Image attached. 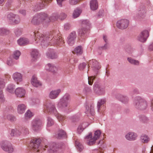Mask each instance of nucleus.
Listing matches in <instances>:
<instances>
[{
    "mask_svg": "<svg viewBox=\"0 0 153 153\" xmlns=\"http://www.w3.org/2000/svg\"><path fill=\"white\" fill-rule=\"evenodd\" d=\"M128 62L131 64L134 65H138L139 62L138 60H135L131 57H128L127 59Z\"/></svg>",
    "mask_w": 153,
    "mask_h": 153,
    "instance_id": "41",
    "label": "nucleus"
},
{
    "mask_svg": "<svg viewBox=\"0 0 153 153\" xmlns=\"http://www.w3.org/2000/svg\"><path fill=\"white\" fill-rule=\"evenodd\" d=\"M51 0H42L41 2L34 5L33 7V10L37 11L44 8L45 6L47 5Z\"/></svg>",
    "mask_w": 153,
    "mask_h": 153,
    "instance_id": "10",
    "label": "nucleus"
},
{
    "mask_svg": "<svg viewBox=\"0 0 153 153\" xmlns=\"http://www.w3.org/2000/svg\"><path fill=\"white\" fill-rule=\"evenodd\" d=\"M65 132L62 130H59L57 132V133L55 135V137L58 139H60L62 138L65 136Z\"/></svg>",
    "mask_w": 153,
    "mask_h": 153,
    "instance_id": "33",
    "label": "nucleus"
},
{
    "mask_svg": "<svg viewBox=\"0 0 153 153\" xmlns=\"http://www.w3.org/2000/svg\"><path fill=\"white\" fill-rule=\"evenodd\" d=\"M82 27L87 28L90 25L89 21L87 20H83L82 21Z\"/></svg>",
    "mask_w": 153,
    "mask_h": 153,
    "instance_id": "51",
    "label": "nucleus"
},
{
    "mask_svg": "<svg viewBox=\"0 0 153 153\" xmlns=\"http://www.w3.org/2000/svg\"><path fill=\"white\" fill-rule=\"evenodd\" d=\"M7 65L9 66H11L14 64L13 60L11 59H8L7 62Z\"/></svg>",
    "mask_w": 153,
    "mask_h": 153,
    "instance_id": "58",
    "label": "nucleus"
},
{
    "mask_svg": "<svg viewBox=\"0 0 153 153\" xmlns=\"http://www.w3.org/2000/svg\"><path fill=\"white\" fill-rule=\"evenodd\" d=\"M90 7L91 10H96L98 7V4L97 0H91L90 2Z\"/></svg>",
    "mask_w": 153,
    "mask_h": 153,
    "instance_id": "29",
    "label": "nucleus"
},
{
    "mask_svg": "<svg viewBox=\"0 0 153 153\" xmlns=\"http://www.w3.org/2000/svg\"><path fill=\"white\" fill-rule=\"evenodd\" d=\"M10 32V30L7 28L4 27L0 28V35L1 36L8 34Z\"/></svg>",
    "mask_w": 153,
    "mask_h": 153,
    "instance_id": "39",
    "label": "nucleus"
},
{
    "mask_svg": "<svg viewBox=\"0 0 153 153\" xmlns=\"http://www.w3.org/2000/svg\"><path fill=\"white\" fill-rule=\"evenodd\" d=\"M76 36V32L74 31L69 34L67 39V42L69 45L72 46L74 44Z\"/></svg>",
    "mask_w": 153,
    "mask_h": 153,
    "instance_id": "14",
    "label": "nucleus"
},
{
    "mask_svg": "<svg viewBox=\"0 0 153 153\" xmlns=\"http://www.w3.org/2000/svg\"><path fill=\"white\" fill-rule=\"evenodd\" d=\"M45 68L46 70L53 73H56L58 70V68L53 64H47L46 65Z\"/></svg>",
    "mask_w": 153,
    "mask_h": 153,
    "instance_id": "22",
    "label": "nucleus"
},
{
    "mask_svg": "<svg viewBox=\"0 0 153 153\" xmlns=\"http://www.w3.org/2000/svg\"><path fill=\"white\" fill-rule=\"evenodd\" d=\"M129 21L126 19H123L118 21L117 22V26L118 28L121 29L127 28L129 25Z\"/></svg>",
    "mask_w": 153,
    "mask_h": 153,
    "instance_id": "12",
    "label": "nucleus"
},
{
    "mask_svg": "<svg viewBox=\"0 0 153 153\" xmlns=\"http://www.w3.org/2000/svg\"><path fill=\"white\" fill-rule=\"evenodd\" d=\"M54 115L56 117L57 119L60 122H62L65 119V117L61 115L60 114H59L57 112V113L56 114H55Z\"/></svg>",
    "mask_w": 153,
    "mask_h": 153,
    "instance_id": "50",
    "label": "nucleus"
},
{
    "mask_svg": "<svg viewBox=\"0 0 153 153\" xmlns=\"http://www.w3.org/2000/svg\"><path fill=\"white\" fill-rule=\"evenodd\" d=\"M20 131L21 132V134L22 133L25 134L27 133L28 131V129L26 127L23 126L19 128Z\"/></svg>",
    "mask_w": 153,
    "mask_h": 153,
    "instance_id": "54",
    "label": "nucleus"
},
{
    "mask_svg": "<svg viewBox=\"0 0 153 153\" xmlns=\"http://www.w3.org/2000/svg\"><path fill=\"white\" fill-rule=\"evenodd\" d=\"M17 42L20 45H25L28 44L29 41L27 38H21L17 40Z\"/></svg>",
    "mask_w": 153,
    "mask_h": 153,
    "instance_id": "30",
    "label": "nucleus"
},
{
    "mask_svg": "<svg viewBox=\"0 0 153 153\" xmlns=\"http://www.w3.org/2000/svg\"><path fill=\"white\" fill-rule=\"evenodd\" d=\"M146 13L145 9L144 7H143L139 10L138 14L139 18H143L145 16Z\"/></svg>",
    "mask_w": 153,
    "mask_h": 153,
    "instance_id": "40",
    "label": "nucleus"
},
{
    "mask_svg": "<svg viewBox=\"0 0 153 153\" xmlns=\"http://www.w3.org/2000/svg\"><path fill=\"white\" fill-rule=\"evenodd\" d=\"M140 140L143 143H148L150 140L149 137L146 134L142 135L140 137Z\"/></svg>",
    "mask_w": 153,
    "mask_h": 153,
    "instance_id": "37",
    "label": "nucleus"
},
{
    "mask_svg": "<svg viewBox=\"0 0 153 153\" xmlns=\"http://www.w3.org/2000/svg\"><path fill=\"white\" fill-rule=\"evenodd\" d=\"M7 119L11 122L14 121L15 120V117L11 115H8L7 116Z\"/></svg>",
    "mask_w": 153,
    "mask_h": 153,
    "instance_id": "60",
    "label": "nucleus"
},
{
    "mask_svg": "<svg viewBox=\"0 0 153 153\" xmlns=\"http://www.w3.org/2000/svg\"><path fill=\"white\" fill-rule=\"evenodd\" d=\"M137 135V134L132 132H129L125 135L126 138L129 141H134L136 140Z\"/></svg>",
    "mask_w": 153,
    "mask_h": 153,
    "instance_id": "20",
    "label": "nucleus"
},
{
    "mask_svg": "<svg viewBox=\"0 0 153 153\" xmlns=\"http://www.w3.org/2000/svg\"><path fill=\"white\" fill-rule=\"evenodd\" d=\"M5 84L4 79L0 77V100L2 101H4V98L2 89L4 88Z\"/></svg>",
    "mask_w": 153,
    "mask_h": 153,
    "instance_id": "18",
    "label": "nucleus"
},
{
    "mask_svg": "<svg viewBox=\"0 0 153 153\" xmlns=\"http://www.w3.org/2000/svg\"><path fill=\"white\" fill-rule=\"evenodd\" d=\"M16 95L18 97H25L26 91L25 90L22 88H18L15 90Z\"/></svg>",
    "mask_w": 153,
    "mask_h": 153,
    "instance_id": "19",
    "label": "nucleus"
},
{
    "mask_svg": "<svg viewBox=\"0 0 153 153\" xmlns=\"http://www.w3.org/2000/svg\"><path fill=\"white\" fill-rule=\"evenodd\" d=\"M30 35L32 38L35 39V43L39 44L42 47L47 46L49 43L60 46H62L64 43L62 37L57 35L56 32L54 31H51L45 35L40 33L38 31L32 32L30 33Z\"/></svg>",
    "mask_w": 153,
    "mask_h": 153,
    "instance_id": "1",
    "label": "nucleus"
},
{
    "mask_svg": "<svg viewBox=\"0 0 153 153\" xmlns=\"http://www.w3.org/2000/svg\"><path fill=\"white\" fill-rule=\"evenodd\" d=\"M48 17L50 19V22L56 20L59 18V14L57 13H53L50 17Z\"/></svg>",
    "mask_w": 153,
    "mask_h": 153,
    "instance_id": "45",
    "label": "nucleus"
},
{
    "mask_svg": "<svg viewBox=\"0 0 153 153\" xmlns=\"http://www.w3.org/2000/svg\"><path fill=\"white\" fill-rule=\"evenodd\" d=\"M7 17L8 22L12 25L18 24L21 22V19L19 16L13 13H10L7 14Z\"/></svg>",
    "mask_w": 153,
    "mask_h": 153,
    "instance_id": "6",
    "label": "nucleus"
},
{
    "mask_svg": "<svg viewBox=\"0 0 153 153\" xmlns=\"http://www.w3.org/2000/svg\"><path fill=\"white\" fill-rule=\"evenodd\" d=\"M88 123L86 122L83 123L82 124L79 125L77 129L78 133L79 134H80L83 131L84 129L88 127Z\"/></svg>",
    "mask_w": 153,
    "mask_h": 153,
    "instance_id": "28",
    "label": "nucleus"
},
{
    "mask_svg": "<svg viewBox=\"0 0 153 153\" xmlns=\"http://www.w3.org/2000/svg\"><path fill=\"white\" fill-rule=\"evenodd\" d=\"M139 92L137 89H134L133 91L130 92L129 94L130 95H132L134 94H139Z\"/></svg>",
    "mask_w": 153,
    "mask_h": 153,
    "instance_id": "61",
    "label": "nucleus"
},
{
    "mask_svg": "<svg viewBox=\"0 0 153 153\" xmlns=\"http://www.w3.org/2000/svg\"><path fill=\"white\" fill-rule=\"evenodd\" d=\"M31 84L34 87H38L42 85L41 82L37 79V77L33 75L31 80Z\"/></svg>",
    "mask_w": 153,
    "mask_h": 153,
    "instance_id": "23",
    "label": "nucleus"
},
{
    "mask_svg": "<svg viewBox=\"0 0 153 153\" xmlns=\"http://www.w3.org/2000/svg\"><path fill=\"white\" fill-rule=\"evenodd\" d=\"M85 112L88 116L94 115V107L92 105H91L90 107L87 105L86 106Z\"/></svg>",
    "mask_w": 153,
    "mask_h": 153,
    "instance_id": "25",
    "label": "nucleus"
},
{
    "mask_svg": "<svg viewBox=\"0 0 153 153\" xmlns=\"http://www.w3.org/2000/svg\"><path fill=\"white\" fill-rule=\"evenodd\" d=\"M67 17V15L64 13H62L59 15V18L61 20L65 19Z\"/></svg>",
    "mask_w": 153,
    "mask_h": 153,
    "instance_id": "56",
    "label": "nucleus"
},
{
    "mask_svg": "<svg viewBox=\"0 0 153 153\" xmlns=\"http://www.w3.org/2000/svg\"><path fill=\"white\" fill-rule=\"evenodd\" d=\"M13 0H7V1L5 4V6L8 9L10 7L13 2Z\"/></svg>",
    "mask_w": 153,
    "mask_h": 153,
    "instance_id": "57",
    "label": "nucleus"
},
{
    "mask_svg": "<svg viewBox=\"0 0 153 153\" xmlns=\"http://www.w3.org/2000/svg\"><path fill=\"white\" fill-rule=\"evenodd\" d=\"M41 140L39 138H35L33 139L30 143V146L34 151L38 152L40 149Z\"/></svg>",
    "mask_w": 153,
    "mask_h": 153,
    "instance_id": "9",
    "label": "nucleus"
},
{
    "mask_svg": "<svg viewBox=\"0 0 153 153\" xmlns=\"http://www.w3.org/2000/svg\"><path fill=\"white\" fill-rule=\"evenodd\" d=\"M82 12V10L79 8H77L75 9L73 13V17L76 18L79 16Z\"/></svg>",
    "mask_w": 153,
    "mask_h": 153,
    "instance_id": "36",
    "label": "nucleus"
},
{
    "mask_svg": "<svg viewBox=\"0 0 153 153\" xmlns=\"http://www.w3.org/2000/svg\"><path fill=\"white\" fill-rule=\"evenodd\" d=\"M50 22V19L48 17L47 14L41 13L34 16L31 21L32 24L34 25H39L42 24L46 26Z\"/></svg>",
    "mask_w": 153,
    "mask_h": 153,
    "instance_id": "2",
    "label": "nucleus"
},
{
    "mask_svg": "<svg viewBox=\"0 0 153 153\" xmlns=\"http://www.w3.org/2000/svg\"><path fill=\"white\" fill-rule=\"evenodd\" d=\"M134 105L135 107L141 110L145 109L147 107L146 101L140 97H136L134 101Z\"/></svg>",
    "mask_w": 153,
    "mask_h": 153,
    "instance_id": "4",
    "label": "nucleus"
},
{
    "mask_svg": "<svg viewBox=\"0 0 153 153\" xmlns=\"http://www.w3.org/2000/svg\"><path fill=\"white\" fill-rule=\"evenodd\" d=\"M95 78L94 76H89L88 77V83L90 85H92L93 84V81Z\"/></svg>",
    "mask_w": 153,
    "mask_h": 153,
    "instance_id": "55",
    "label": "nucleus"
},
{
    "mask_svg": "<svg viewBox=\"0 0 153 153\" xmlns=\"http://www.w3.org/2000/svg\"><path fill=\"white\" fill-rule=\"evenodd\" d=\"M106 102L105 99H102L99 100L97 102V107L98 111H99L100 108L101 106L104 104Z\"/></svg>",
    "mask_w": 153,
    "mask_h": 153,
    "instance_id": "43",
    "label": "nucleus"
},
{
    "mask_svg": "<svg viewBox=\"0 0 153 153\" xmlns=\"http://www.w3.org/2000/svg\"><path fill=\"white\" fill-rule=\"evenodd\" d=\"M54 121L50 117H48L47 118V126L50 127L53 125L54 124Z\"/></svg>",
    "mask_w": 153,
    "mask_h": 153,
    "instance_id": "52",
    "label": "nucleus"
},
{
    "mask_svg": "<svg viewBox=\"0 0 153 153\" xmlns=\"http://www.w3.org/2000/svg\"><path fill=\"white\" fill-rule=\"evenodd\" d=\"M82 49L81 46L76 47L74 49V53L77 55H80L82 53Z\"/></svg>",
    "mask_w": 153,
    "mask_h": 153,
    "instance_id": "42",
    "label": "nucleus"
},
{
    "mask_svg": "<svg viewBox=\"0 0 153 153\" xmlns=\"http://www.w3.org/2000/svg\"><path fill=\"white\" fill-rule=\"evenodd\" d=\"M26 109V106L24 104H19L17 106V112L20 114L24 113Z\"/></svg>",
    "mask_w": 153,
    "mask_h": 153,
    "instance_id": "27",
    "label": "nucleus"
},
{
    "mask_svg": "<svg viewBox=\"0 0 153 153\" xmlns=\"http://www.w3.org/2000/svg\"><path fill=\"white\" fill-rule=\"evenodd\" d=\"M42 123L41 121L39 119L33 120L31 123V128L34 131H37L40 128Z\"/></svg>",
    "mask_w": 153,
    "mask_h": 153,
    "instance_id": "13",
    "label": "nucleus"
},
{
    "mask_svg": "<svg viewBox=\"0 0 153 153\" xmlns=\"http://www.w3.org/2000/svg\"><path fill=\"white\" fill-rule=\"evenodd\" d=\"M86 64L84 62L80 64L78 66L79 69L80 71L83 70L86 66Z\"/></svg>",
    "mask_w": 153,
    "mask_h": 153,
    "instance_id": "59",
    "label": "nucleus"
},
{
    "mask_svg": "<svg viewBox=\"0 0 153 153\" xmlns=\"http://www.w3.org/2000/svg\"><path fill=\"white\" fill-rule=\"evenodd\" d=\"M61 92V90L58 89L56 90L51 91L49 94V97L50 98L53 99L56 98Z\"/></svg>",
    "mask_w": 153,
    "mask_h": 153,
    "instance_id": "24",
    "label": "nucleus"
},
{
    "mask_svg": "<svg viewBox=\"0 0 153 153\" xmlns=\"http://www.w3.org/2000/svg\"><path fill=\"white\" fill-rule=\"evenodd\" d=\"M1 147L4 151L8 153H11L13 149L10 143L6 140L2 141L0 143Z\"/></svg>",
    "mask_w": 153,
    "mask_h": 153,
    "instance_id": "8",
    "label": "nucleus"
},
{
    "mask_svg": "<svg viewBox=\"0 0 153 153\" xmlns=\"http://www.w3.org/2000/svg\"><path fill=\"white\" fill-rule=\"evenodd\" d=\"M33 113L29 110H28L25 114V118L28 119L31 118L33 116Z\"/></svg>",
    "mask_w": 153,
    "mask_h": 153,
    "instance_id": "48",
    "label": "nucleus"
},
{
    "mask_svg": "<svg viewBox=\"0 0 153 153\" xmlns=\"http://www.w3.org/2000/svg\"><path fill=\"white\" fill-rule=\"evenodd\" d=\"M94 90L96 94L99 95H103L105 93V87L100 84H94Z\"/></svg>",
    "mask_w": 153,
    "mask_h": 153,
    "instance_id": "11",
    "label": "nucleus"
},
{
    "mask_svg": "<svg viewBox=\"0 0 153 153\" xmlns=\"http://www.w3.org/2000/svg\"><path fill=\"white\" fill-rule=\"evenodd\" d=\"M71 27L70 24L68 23H66L64 25V28L65 30H69Z\"/></svg>",
    "mask_w": 153,
    "mask_h": 153,
    "instance_id": "63",
    "label": "nucleus"
},
{
    "mask_svg": "<svg viewBox=\"0 0 153 153\" xmlns=\"http://www.w3.org/2000/svg\"><path fill=\"white\" fill-rule=\"evenodd\" d=\"M85 139H90L87 142L88 144L89 145H93L95 143V141L96 140L93 137H92V134L91 133H89L88 135L86 136Z\"/></svg>",
    "mask_w": 153,
    "mask_h": 153,
    "instance_id": "26",
    "label": "nucleus"
},
{
    "mask_svg": "<svg viewBox=\"0 0 153 153\" xmlns=\"http://www.w3.org/2000/svg\"><path fill=\"white\" fill-rule=\"evenodd\" d=\"M88 63V65L91 66L94 71H97L100 68L98 62L95 59H93L90 60Z\"/></svg>",
    "mask_w": 153,
    "mask_h": 153,
    "instance_id": "17",
    "label": "nucleus"
},
{
    "mask_svg": "<svg viewBox=\"0 0 153 153\" xmlns=\"http://www.w3.org/2000/svg\"><path fill=\"white\" fill-rule=\"evenodd\" d=\"M44 112H48L54 114L57 113L54 104L50 101L46 102L44 104Z\"/></svg>",
    "mask_w": 153,
    "mask_h": 153,
    "instance_id": "7",
    "label": "nucleus"
},
{
    "mask_svg": "<svg viewBox=\"0 0 153 153\" xmlns=\"http://www.w3.org/2000/svg\"><path fill=\"white\" fill-rule=\"evenodd\" d=\"M70 99V95L68 94H65L59 100L57 104L58 107L64 109L68 108V101Z\"/></svg>",
    "mask_w": 153,
    "mask_h": 153,
    "instance_id": "5",
    "label": "nucleus"
},
{
    "mask_svg": "<svg viewBox=\"0 0 153 153\" xmlns=\"http://www.w3.org/2000/svg\"><path fill=\"white\" fill-rule=\"evenodd\" d=\"M70 61L71 64H72V65H74V63H77L78 62V60L76 58H74L73 59L70 60Z\"/></svg>",
    "mask_w": 153,
    "mask_h": 153,
    "instance_id": "64",
    "label": "nucleus"
},
{
    "mask_svg": "<svg viewBox=\"0 0 153 153\" xmlns=\"http://www.w3.org/2000/svg\"><path fill=\"white\" fill-rule=\"evenodd\" d=\"M39 54V52L38 50L36 49L32 50L31 55L33 60L36 59L38 57Z\"/></svg>",
    "mask_w": 153,
    "mask_h": 153,
    "instance_id": "32",
    "label": "nucleus"
},
{
    "mask_svg": "<svg viewBox=\"0 0 153 153\" xmlns=\"http://www.w3.org/2000/svg\"><path fill=\"white\" fill-rule=\"evenodd\" d=\"M15 85L13 84H9L7 86V90L10 93H13L15 89Z\"/></svg>",
    "mask_w": 153,
    "mask_h": 153,
    "instance_id": "38",
    "label": "nucleus"
},
{
    "mask_svg": "<svg viewBox=\"0 0 153 153\" xmlns=\"http://www.w3.org/2000/svg\"><path fill=\"white\" fill-rule=\"evenodd\" d=\"M21 134V132L20 131V129L16 128L12 129L11 130V133L10 134L11 136H18Z\"/></svg>",
    "mask_w": 153,
    "mask_h": 153,
    "instance_id": "35",
    "label": "nucleus"
},
{
    "mask_svg": "<svg viewBox=\"0 0 153 153\" xmlns=\"http://www.w3.org/2000/svg\"><path fill=\"white\" fill-rule=\"evenodd\" d=\"M75 145L77 149L80 152L83 149V147L82 145L78 141L75 142Z\"/></svg>",
    "mask_w": 153,
    "mask_h": 153,
    "instance_id": "46",
    "label": "nucleus"
},
{
    "mask_svg": "<svg viewBox=\"0 0 153 153\" xmlns=\"http://www.w3.org/2000/svg\"><path fill=\"white\" fill-rule=\"evenodd\" d=\"M20 52L18 50L15 51L13 53V57L14 59H18L21 55Z\"/></svg>",
    "mask_w": 153,
    "mask_h": 153,
    "instance_id": "47",
    "label": "nucleus"
},
{
    "mask_svg": "<svg viewBox=\"0 0 153 153\" xmlns=\"http://www.w3.org/2000/svg\"><path fill=\"white\" fill-rule=\"evenodd\" d=\"M12 78L17 84L22 82L23 80V75L17 72H15L13 74Z\"/></svg>",
    "mask_w": 153,
    "mask_h": 153,
    "instance_id": "16",
    "label": "nucleus"
},
{
    "mask_svg": "<svg viewBox=\"0 0 153 153\" xmlns=\"http://www.w3.org/2000/svg\"><path fill=\"white\" fill-rule=\"evenodd\" d=\"M149 36V32L145 30L142 31L138 36L137 39L141 42H145Z\"/></svg>",
    "mask_w": 153,
    "mask_h": 153,
    "instance_id": "15",
    "label": "nucleus"
},
{
    "mask_svg": "<svg viewBox=\"0 0 153 153\" xmlns=\"http://www.w3.org/2000/svg\"><path fill=\"white\" fill-rule=\"evenodd\" d=\"M78 1V0H69V3L71 5H74L76 4Z\"/></svg>",
    "mask_w": 153,
    "mask_h": 153,
    "instance_id": "62",
    "label": "nucleus"
},
{
    "mask_svg": "<svg viewBox=\"0 0 153 153\" xmlns=\"http://www.w3.org/2000/svg\"><path fill=\"white\" fill-rule=\"evenodd\" d=\"M23 32V30L21 28H17L15 29L14 31L15 35L17 36H19L21 35Z\"/></svg>",
    "mask_w": 153,
    "mask_h": 153,
    "instance_id": "49",
    "label": "nucleus"
},
{
    "mask_svg": "<svg viewBox=\"0 0 153 153\" xmlns=\"http://www.w3.org/2000/svg\"><path fill=\"white\" fill-rule=\"evenodd\" d=\"M139 119L140 121L143 123H147L149 121V119L144 115H140L139 117Z\"/></svg>",
    "mask_w": 153,
    "mask_h": 153,
    "instance_id": "44",
    "label": "nucleus"
},
{
    "mask_svg": "<svg viewBox=\"0 0 153 153\" xmlns=\"http://www.w3.org/2000/svg\"><path fill=\"white\" fill-rule=\"evenodd\" d=\"M46 54L47 57L49 59H55L58 57L57 53L53 49H51L48 50L46 52Z\"/></svg>",
    "mask_w": 153,
    "mask_h": 153,
    "instance_id": "21",
    "label": "nucleus"
},
{
    "mask_svg": "<svg viewBox=\"0 0 153 153\" xmlns=\"http://www.w3.org/2000/svg\"><path fill=\"white\" fill-rule=\"evenodd\" d=\"M117 97L119 98V100L124 103H127L129 101L128 98L126 96L119 95L117 96Z\"/></svg>",
    "mask_w": 153,
    "mask_h": 153,
    "instance_id": "31",
    "label": "nucleus"
},
{
    "mask_svg": "<svg viewBox=\"0 0 153 153\" xmlns=\"http://www.w3.org/2000/svg\"><path fill=\"white\" fill-rule=\"evenodd\" d=\"M87 29L84 27H82L78 29V33L79 35L80 36H85L87 31Z\"/></svg>",
    "mask_w": 153,
    "mask_h": 153,
    "instance_id": "34",
    "label": "nucleus"
},
{
    "mask_svg": "<svg viewBox=\"0 0 153 153\" xmlns=\"http://www.w3.org/2000/svg\"><path fill=\"white\" fill-rule=\"evenodd\" d=\"M65 146L63 143L57 144L55 143H50L48 146L45 145V147L48 148L49 153H62Z\"/></svg>",
    "mask_w": 153,
    "mask_h": 153,
    "instance_id": "3",
    "label": "nucleus"
},
{
    "mask_svg": "<svg viewBox=\"0 0 153 153\" xmlns=\"http://www.w3.org/2000/svg\"><path fill=\"white\" fill-rule=\"evenodd\" d=\"M100 130H97L95 132L94 136L93 137L96 140H97L100 137Z\"/></svg>",
    "mask_w": 153,
    "mask_h": 153,
    "instance_id": "53",
    "label": "nucleus"
}]
</instances>
